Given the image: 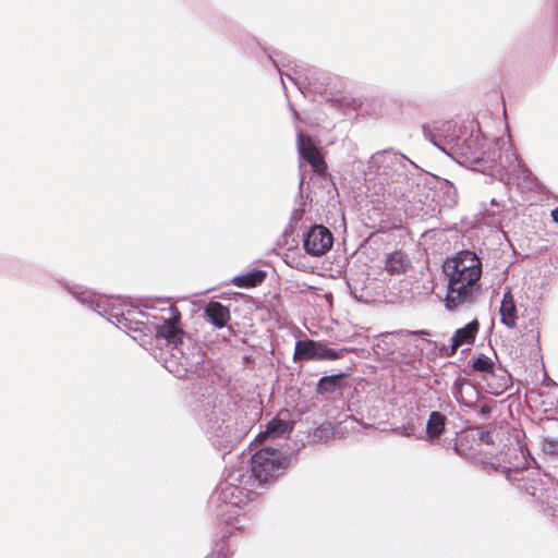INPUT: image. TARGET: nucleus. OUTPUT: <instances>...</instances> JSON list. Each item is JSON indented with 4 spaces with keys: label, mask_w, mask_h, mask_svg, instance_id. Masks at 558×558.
Here are the masks:
<instances>
[{
    "label": "nucleus",
    "mask_w": 558,
    "mask_h": 558,
    "mask_svg": "<svg viewBox=\"0 0 558 558\" xmlns=\"http://www.w3.org/2000/svg\"><path fill=\"white\" fill-rule=\"evenodd\" d=\"M343 381L344 375L342 373L330 376H324L316 384V393H333L342 388Z\"/></svg>",
    "instance_id": "obj_22"
},
{
    "label": "nucleus",
    "mask_w": 558,
    "mask_h": 558,
    "mask_svg": "<svg viewBox=\"0 0 558 558\" xmlns=\"http://www.w3.org/2000/svg\"><path fill=\"white\" fill-rule=\"evenodd\" d=\"M167 312L168 316H162L160 322L155 324L156 338L166 340L170 350L181 353L180 345L183 343L185 332L179 326L180 313L173 305H170Z\"/></svg>",
    "instance_id": "obj_7"
},
{
    "label": "nucleus",
    "mask_w": 558,
    "mask_h": 558,
    "mask_svg": "<svg viewBox=\"0 0 558 558\" xmlns=\"http://www.w3.org/2000/svg\"><path fill=\"white\" fill-rule=\"evenodd\" d=\"M245 477L242 468H233L209 499L216 517L232 530L250 527V519L242 512V508L247 505V489L241 486Z\"/></svg>",
    "instance_id": "obj_2"
},
{
    "label": "nucleus",
    "mask_w": 558,
    "mask_h": 558,
    "mask_svg": "<svg viewBox=\"0 0 558 558\" xmlns=\"http://www.w3.org/2000/svg\"><path fill=\"white\" fill-rule=\"evenodd\" d=\"M303 213H304V209H300V208H296L293 210L292 216H291L290 226H289V228L291 229V232L294 231L293 225L302 219Z\"/></svg>",
    "instance_id": "obj_33"
},
{
    "label": "nucleus",
    "mask_w": 558,
    "mask_h": 558,
    "mask_svg": "<svg viewBox=\"0 0 558 558\" xmlns=\"http://www.w3.org/2000/svg\"><path fill=\"white\" fill-rule=\"evenodd\" d=\"M318 288H316V294H315V298H316V305L320 306V307H324L326 306L327 308H330L332 303H331V293L329 292H324L323 294H319L318 293Z\"/></svg>",
    "instance_id": "obj_32"
},
{
    "label": "nucleus",
    "mask_w": 558,
    "mask_h": 558,
    "mask_svg": "<svg viewBox=\"0 0 558 558\" xmlns=\"http://www.w3.org/2000/svg\"><path fill=\"white\" fill-rule=\"evenodd\" d=\"M269 59L271 60V62L274 63V65L277 68L279 74H280V77H281V83H282V86L283 88H287L286 86V82H284V78L283 76L286 75L287 78L292 83L294 84L298 89L305 96L306 95V92L307 89L310 88V84L308 85H305L304 81L302 80L301 75L299 74V72L296 70H293V74H288V73H284L281 71V69L279 68V64L277 63L276 60L272 59L271 56H269Z\"/></svg>",
    "instance_id": "obj_25"
},
{
    "label": "nucleus",
    "mask_w": 558,
    "mask_h": 558,
    "mask_svg": "<svg viewBox=\"0 0 558 558\" xmlns=\"http://www.w3.org/2000/svg\"><path fill=\"white\" fill-rule=\"evenodd\" d=\"M120 325L121 327L119 328L125 331H141L144 324L142 322L134 320L132 315H126V322H123Z\"/></svg>",
    "instance_id": "obj_30"
},
{
    "label": "nucleus",
    "mask_w": 558,
    "mask_h": 558,
    "mask_svg": "<svg viewBox=\"0 0 558 558\" xmlns=\"http://www.w3.org/2000/svg\"><path fill=\"white\" fill-rule=\"evenodd\" d=\"M242 361H243V364H245V365H246V364H250V363L253 361V359H252V356H251V355H244V356L242 357Z\"/></svg>",
    "instance_id": "obj_37"
},
{
    "label": "nucleus",
    "mask_w": 558,
    "mask_h": 558,
    "mask_svg": "<svg viewBox=\"0 0 558 558\" xmlns=\"http://www.w3.org/2000/svg\"><path fill=\"white\" fill-rule=\"evenodd\" d=\"M478 332V322L476 319L470 322L464 327L456 330L451 338L450 349L447 350L446 354L451 356L456 353L458 348L464 343H472Z\"/></svg>",
    "instance_id": "obj_12"
},
{
    "label": "nucleus",
    "mask_w": 558,
    "mask_h": 558,
    "mask_svg": "<svg viewBox=\"0 0 558 558\" xmlns=\"http://www.w3.org/2000/svg\"><path fill=\"white\" fill-rule=\"evenodd\" d=\"M454 398L463 405L472 407L474 398L477 397L476 388L465 379H459L454 384Z\"/></svg>",
    "instance_id": "obj_20"
},
{
    "label": "nucleus",
    "mask_w": 558,
    "mask_h": 558,
    "mask_svg": "<svg viewBox=\"0 0 558 558\" xmlns=\"http://www.w3.org/2000/svg\"><path fill=\"white\" fill-rule=\"evenodd\" d=\"M284 468V459L277 449L264 448L256 451L251 458V475L258 485L271 482Z\"/></svg>",
    "instance_id": "obj_6"
},
{
    "label": "nucleus",
    "mask_w": 558,
    "mask_h": 558,
    "mask_svg": "<svg viewBox=\"0 0 558 558\" xmlns=\"http://www.w3.org/2000/svg\"><path fill=\"white\" fill-rule=\"evenodd\" d=\"M447 150L449 157L461 165L495 163L497 161L496 150L490 149L488 140L481 131L471 133L462 131L457 144L449 146Z\"/></svg>",
    "instance_id": "obj_3"
},
{
    "label": "nucleus",
    "mask_w": 558,
    "mask_h": 558,
    "mask_svg": "<svg viewBox=\"0 0 558 558\" xmlns=\"http://www.w3.org/2000/svg\"><path fill=\"white\" fill-rule=\"evenodd\" d=\"M438 202L445 207H453L458 202V193L454 185L448 180H439L436 186Z\"/></svg>",
    "instance_id": "obj_18"
},
{
    "label": "nucleus",
    "mask_w": 558,
    "mask_h": 558,
    "mask_svg": "<svg viewBox=\"0 0 558 558\" xmlns=\"http://www.w3.org/2000/svg\"><path fill=\"white\" fill-rule=\"evenodd\" d=\"M330 432L329 426L322 425L318 428H316V438H325V440L328 438V434Z\"/></svg>",
    "instance_id": "obj_34"
},
{
    "label": "nucleus",
    "mask_w": 558,
    "mask_h": 558,
    "mask_svg": "<svg viewBox=\"0 0 558 558\" xmlns=\"http://www.w3.org/2000/svg\"><path fill=\"white\" fill-rule=\"evenodd\" d=\"M205 317L217 328H222L230 319V312L220 302L211 301L205 307Z\"/></svg>",
    "instance_id": "obj_15"
},
{
    "label": "nucleus",
    "mask_w": 558,
    "mask_h": 558,
    "mask_svg": "<svg viewBox=\"0 0 558 558\" xmlns=\"http://www.w3.org/2000/svg\"><path fill=\"white\" fill-rule=\"evenodd\" d=\"M481 439L486 444H490L493 441L489 434H482Z\"/></svg>",
    "instance_id": "obj_36"
},
{
    "label": "nucleus",
    "mask_w": 558,
    "mask_h": 558,
    "mask_svg": "<svg viewBox=\"0 0 558 558\" xmlns=\"http://www.w3.org/2000/svg\"><path fill=\"white\" fill-rule=\"evenodd\" d=\"M327 102H330L331 105L335 104L339 107L349 106V107L355 108L357 100L355 98H351V97H342V98L331 97V98H327Z\"/></svg>",
    "instance_id": "obj_31"
},
{
    "label": "nucleus",
    "mask_w": 558,
    "mask_h": 558,
    "mask_svg": "<svg viewBox=\"0 0 558 558\" xmlns=\"http://www.w3.org/2000/svg\"><path fill=\"white\" fill-rule=\"evenodd\" d=\"M411 168H416L415 163L393 150L377 151L368 161L369 171L387 184L407 181Z\"/></svg>",
    "instance_id": "obj_4"
},
{
    "label": "nucleus",
    "mask_w": 558,
    "mask_h": 558,
    "mask_svg": "<svg viewBox=\"0 0 558 558\" xmlns=\"http://www.w3.org/2000/svg\"><path fill=\"white\" fill-rule=\"evenodd\" d=\"M169 350L167 352H161L160 354V359L163 363L165 368L178 378L185 376L190 365L187 357L184 356L183 353H180L179 351L171 350L169 357L167 356Z\"/></svg>",
    "instance_id": "obj_13"
},
{
    "label": "nucleus",
    "mask_w": 558,
    "mask_h": 558,
    "mask_svg": "<svg viewBox=\"0 0 558 558\" xmlns=\"http://www.w3.org/2000/svg\"><path fill=\"white\" fill-rule=\"evenodd\" d=\"M551 217L554 221L558 223V207L551 211Z\"/></svg>",
    "instance_id": "obj_38"
},
{
    "label": "nucleus",
    "mask_w": 558,
    "mask_h": 558,
    "mask_svg": "<svg viewBox=\"0 0 558 558\" xmlns=\"http://www.w3.org/2000/svg\"><path fill=\"white\" fill-rule=\"evenodd\" d=\"M500 322L508 328L512 329L517 326V305L511 293V288L506 287L502 295L500 308Z\"/></svg>",
    "instance_id": "obj_14"
},
{
    "label": "nucleus",
    "mask_w": 558,
    "mask_h": 558,
    "mask_svg": "<svg viewBox=\"0 0 558 558\" xmlns=\"http://www.w3.org/2000/svg\"><path fill=\"white\" fill-rule=\"evenodd\" d=\"M343 352L347 349L336 350L326 342L316 341V360H337Z\"/></svg>",
    "instance_id": "obj_27"
},
{
    "label": "nucleus",
    "mask_w": 558,
    "mask_h": 558,
    "mask_svg": "<svg viewBox=\"0 0 558 558\" xmlns=\"http://www.w3.org/2000/svg\"><path fill=\"white\" fill-rule=\"evenodd\" d=\"M333 244L332 233L323 225H316V256L328 252Z\"/></svg>",
    "instance_id": "obj_24"
},
{
    "label": "nucleus",
    "mask_w": 558,
    "mask_h": 558,
    "mask_svg": "<svg viewBox=\"0 0 558 558\" xmlns=\"http://www.w3.org/2000/svg\"><path fill=\"white\" fill-rule=\"evenodd\" d=\"M314 234V225H311L306 232L303 234V247L305 251V255H291L288 256L287 263L292 267H295L305 271H313L314 264L312 262V257L314 256V241L311 240Z\"/></svg>",
    "instance_id": "obj_10"
},
{
    "label": "nucleus",
    "mask_w": 558,
    "mask_h": 558,
    "mask_svg": "<svg viewBox=\"0 0 558 558\" xmlns=\"http://www.w3.org/2000/svg\"><path fill=\"white\" fill-rule=\"evenodd\" d=\"M303 184H304V177H303V174H301L300 189H302Z\"/></svg>",
    "instance_id": "obj_41"
},
{
    "label": "nucleus",
    "mask_w": 558,
    "mask_h": 558,
    "mask_svg": "<svg viewBox=\"0 0 558 558\" xmlns=\"http://www.w3.org/2000/svg\"><path fill=\"white\" fill-rule=\"evenodd\" d=\"M294 361H310L314 359V340L296 341L293 354Z\"/></svg>",
    "instance_id": "obj_26"
},
{
    "label": "nucleus",
    "mask_w": 558,
    "mask_h": 558,
    "mask_svg": "<svg viewBox=\"0 0 558 558\" xmlns=\"http://www.w3.org/2000/svg\"><path fill=\"white\" fill-rule=\"evenodd\" d=\"M227 555L223 553V548H221L217 554H211L206 558H226Z\"/></svg>",
    "instance_id": "obj_35"
},
{
    "label": "nucleus",
    "mask_w": 558,
    "mask_h": 558,
    "mask_svg": "<svg viewBox=\"0 0 558 558\" xmlns=\"http://www.w3.org/2000/svg\"><path fill=\"white\" fill-rule=\"evenodd\" d=\"M501 168L508 175V182H514L520 178H527L530 175L529 170L522 165L517 153L511 146L505 148L504 156L498 155Z\"/></svg>",
    "instance_id": "obj_9"
},
{
    "label": "nucleus",
    "mask_w": 558,
    "mask_h": 558,
    "mask_svg": "<svg viewBox=\"0 0 558 558\" xmlns=\"http://www.w3.org/2000/svg\"><path fill=\"white\" fill-rule=\"evenodd\" d=\"M291 109H292L293 117H294L295 121H298V120H299V113H298V111H296L295 109H293V108H291Z\"/></svg>",
    "instance_id": "obj_40"
},
{
    "label": "nucleus",
    "mask_w": 558,
    "mask_h": 558,
    "mask_svg": "<svg viewBox=\"0 0 558 558\" xmlns=\"http://www.w3.org/2000/svg\"><path fill=\"white\" fill-rule=\"evenodd\" d=\"M411 260L408 255L401 251H396L387 255L385 269L390 275H401L410 267Z\"/></svg>",
    "instance_id": "obj_19"
},
{
    "label": "nucleus",
    "mask_w": 558,
    "mask_h": 558,
    "mask_svg": "<svg viewBox=\"0 0 558 558\" xmlns=\"http://www.w3.org/2000/svg\"><path fill=\"white\" fill-rule=\"evenodd\" d=\"M447 277L445 306L449 311L469 307L480 295L482 262L471 251H462L444 265Z\"/></svg>",
    "instance_id": "obj_1"
},
{
    "label": "nucleus",
    "mask_w": 558,
    "mask_h": 558,
    "mask_svg": "<svg viewBox=\"0 0 558 558\" xmlns=\"http://www.w3.org/2000/svg\"><path fill=\"white\" fill-rule=\"evenodd\" d=\"M266 278L263 270H252L234 277L231 282L239 288H254L259 286Z\"/></svg>",
    "instance_id": "obj_21"
},
{
    "label": "nucleus",
    "mask_w": 558,
    "mask_h": 558,
    "mask_svg": "<svg viewBox=\"0 0 558 558\" xmlns=\"http://www.w3.org/2000/svg\"><path fill=\"white\" fill-rule=\"evenodd\" d=\"M481 413L484 414V415L489 414L490 413V408L487 407V405L482 407Z\"/></svg>",
    "instance_id": "obj_39"
},
{
    "label": "nucleus",
    "mask_w": 558,
    "mask_h": 558,
    "mask_svg": "<svg viewBox=\"0 0 558 558\" xmlns=\"http://www.w3.org/2000/svg\"><path fill=\"white\" fill-rule=\"evenodd\" d=\"M293 427L294 421L291 418L290 411L283 409L266 424L265 434L270 438H279L290 435Z\"/></svg>",
    "instance_id": "obj_11"
},
{
    "label": "nucleus",
    "mask_w": 558,
    "mask_h": 558,
    "mask_svg": "<svg viewBox=\"0 0 558 558\" xmlns=\"http://www.w3.org/2000/svg\"><path fill=\"white\" fill-rule=\"evenodd\" d=\"M327 170L328 166L316 147V182L319 181L320 187L330 195L337 192V187Z\"/></svg>",
    "instance_id": "obj_16"
},
{
    "label": "nucleus",
    "mask_w": 558,
    "mask_h": 558,
    "mask_svg": "<svg viewBox=\"0 0 558 558\" xmlns=\"http://www.w3.org/2000/svg\"><path fill=\"white\" fill-rule=\"evenodd\" d=\"M298 150L300 158L305 160L314 171V140L303 133L296 125Z\"/></svg>",
    "instance_id": "obj_17"
},
{
    "label": "nucleus",
    "mask_w": 558,
    "mask_h": 558,
    "mask_svg": "<svg viewBox=\"0 0 558 558\" xmlns=\"http://www.w3.org/2000/svg\"><path fill=\"white\" fill-rule=\"evenodd\" d=\"M71 293L80 303L97 312L102 317H106L117 327H121L120 324L126 322V315L136 313L135 308L122 302L120 299L98 295L81 288H75Z\"/></svg>",
    "instance_id": "obj_5"
},
{
    "label": "nucleus",
    "mask_w": 558,
    "mask_h": 558,
    "mask_svg": "<svg viewBox=\"0 0 558 558\" xmlns=\"http://www.w3.org/2000/svg\"><path fill=\"white\" fill-rule=\"evenodd\" d=\"M447 417L438 412L433 411L426 423V433L429 438H438L445 430Z\"/></svg>",
    "instance_id": "obj_23"
},
{
    "label": "nucleus",
    "mask_w": 558,
    "mask_h": 558,
    "mask_svg": "<svg viewBox=\"0 0 558 558\" xmlns=\"http://www.w3.org/2000/svg\"><path fill=\"white\" fill-rule=\"evenodd\" d=\"M530 494H531L532 496H536V492H535V490L531 492Z\"/></svg>",
    "instance_id": "obj_42"
},
{
    "label": "nucleus",
    "mask_w": 558,
    "mask_h": 558,
    "mask_svg": "<svg viewBox=\"0 0 558 558\" xmlns=\"http://www.w3.org/2000/svg\"><path fill=\"white\" fill-rule=\"evenodd\" d=\"M543 451L547 454L558 457V440L554 438H545L542 442Z\"/></svg>",
    "instance_id": "obj_29"
},
{
    "label": "nucleus",
    "mask_w": 558,
    "mask_h": 558,
    "mask_svg": "<svg viewBox=\"0 0 558 558\" xmlns=\"http://www.w3.org/2000/svg\"><path fill=\"white\" fill-rule=\"evenodd\" d=\"M472 367L475 372L485 373V374H493L494 373V363L493 361L487 356H478L476 360L473 361Z\"/></svg>",
    "instance_id": "obj_28"
},
{
    "label": "nucleus",
    "mask_w": 558,
    "mask_h": 558,
    "mask_svg": "<svg viewBox=\"0 0 558 558\" xmlns=\"http://www.w3.org/2000/svg\"><path fill=\"white\" fill-rule=\"evenodd\" d=\"M462 130L453 121L432 122L423 125V134L433 145L449 156L447 148L454 146Z\"/></svg>",
    "instance_id": "obj_8"
}]
</instances>
